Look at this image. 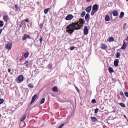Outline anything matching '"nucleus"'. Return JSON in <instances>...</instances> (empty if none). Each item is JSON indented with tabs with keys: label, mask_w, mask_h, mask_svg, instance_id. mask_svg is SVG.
I'll list each match as a JSON object with an SVG mask.
<instances>
[{
	"label": "nucleus",
	"mask_w": 128,
	"mask_h": 128,
	"mask_svg": "<svg viewBox=\"0 0 128 128\" xmlns=\"http://www.w3.org/2000/svg\"><path fill=\"white\" fill-rule=\"evenodd\" d=\"M26 38H29V39L32 38V37L30 35H26Z\"/></svg>",
	"instance_id": "obj_34"
},
{
	"label": "nucleus",
	"mask_w": 128,
	"mask_h": 128,
	"mask_svg": "<svg viewBox=\"0 0 128 128\" xmlns=\"http://www.w3.org/2000/svg\"><path fill=\"white\" fill-rule=\"evenodd\" d=\"M127 46H128V43L124 41V44L121 48V49L122 50H126V48Z\"/></svg>",
	"instance_id": "obj_6"
},
{
	"label": "nucleus",
	"mask_w": 128,
	"mask_h": 128,
	"mask_svg": "<svg viewBox=\"0 0 128 128\" xmlns=\"http://www.w3.org/2000/svg\"><path fill=\"white\" fill-rule=\"evenodd\" d=\"M110 18L108 15H106L105 17V20L106 22H110Z\"/></svg>",
	"instance_id": "obj_17"
},
{
	"label": "nucleus",
	"mask_w": 128,
	"mask_h": 128,
	"mask_svg": "<svg viewBox=\"0 0 128 128\" xmlns=\"http://www.w3.org/2000/svg\"><path fill=\"white\" fill-rule=\"evenodd\" d=\"M70 50H74V46H72L70 48Z\"/></svg>",
	"instance_id": "obj_40"
},
{
	"label": "nucleus",
	"mask_w": 128,
	"mask_h": 128,
	"mask_svg": "<svg viewBox=\"0 0 128 128\" xmlns=\"http://www.w3.org/2000/svg\"><path fill=\"white\" fill-rule=\"evenodd\" d=\"M120 52H117V54H116L117 58H120Z\"/></svg>",
	"instance_id": "obj_32"
},
{
	"label": "nucleus",
	"mask_w": 128,
	"mask_h": 128,
	"mask_svg": "<svg viewBox=\"0 0 128 128\" xmlns=\"http://www.w3.org/2000/svg\"><path fill=\"white\" fill-rule=\"evenodd\" d=\"M8 72H10L11 74H12V72H11L10 68L8 69Z\"/></svg>",
	"instance_id": "obj_43"
},
{
	"label": "nucleus",
	"mask_w": 128,
	"mask_h": 128,
	"mask_svg": "<svg viewBox=\"0 0 128 128\" xmlns=\"http://www.w3.org/2000/svg\"><path fill=\"white\" fill-rule=\"evenodd\" d=\"M18 80L20 82H22L24 80V76L22 75L20 76L18 78Z\"/></svg>",
	"instance_id": "obj_13"
},
{
	"label": "nucleus",
	"mask_w": 128,
	"mask_h": 128,
	"mask_svg": "<svg viewBox=\"0 0 128 128\" xmlns=\"http://www.w3.org/2000/svg\"><path fill=\"white\" fill-rule=\"evenodd\" d=\"M124 94H125L126 96L128 98V92H125Z\"/></svg>",
	"instance_id": "obj_41"
},
{
	"label": "nucleus",
	"mask_w": 128,
	"mask_h": 128,
	"mask_svg": "<svg viewBox=\"0 0 128 128\" xmlns=\"http://www.w3.org/2000/svg\"><path fill=\"white\" fill-rule=\"evenodd\" d=\"M28 64H29L28 61L25 62L24 64L26 66V68H28Z\"/></svg>",
	"instance_id": "obj_27"
},
{
	"label": "nucleus",
	"mask_w": 128,
	"mask_h": 128,
	"mask_svg": "<svg viewBox=\"0 0 128 128\" xmlns=\"http://www.w3.org/2000/svg\"><path fill=\"white\" fill-rule=\"evenodd\" d=\"M114 16H118V12L116 10H114L112 12Z\"/></svg>",
	"instance_id": "obj_12"
},
{
	"label": "nucleus",
	"mask_w": 128,
	"mask_h": 128,
	"mask_svg": "<svg viewBox=\"0 0 128 128\" xmlns=\"http://www.w3.org/2000/svg\"><path fill=\"white\" fill-rule=\"evenodd\" d=\"M108 71L110 72H114V69H112V67H110L108 68Z\"/></svg>",
	"instance_id": "obj_22"
},
{
	"label": "nucleus",
	"mask_w": 128,
	"mask_h": 128,
	"mask_svg": "<svg viewBox=\"0 0 128 128\" xmlns=\"http://www.w3.org/2000/svg\"><path fill=\"white\" fill-rule=\"evenodd\" d=\"M90 120H91L92 122H96V120H97L96 118L94 117V116H91Z\"/></svg>",
	"instance_id": "obj_15"
},
{
	"label": "nucleus",
	"mask_w": 128,
	"mask_h": 128,
	"mask_svg": "<svg viewBox=\"0 0 128 128\" xmlns=\"http://www.w3.org/2000/svg\"><path fill=\"white\" fill-rule=\"evenodd\" d=\"M96 100H95V99L92 100V104H96Z\"/></svg>",
	"instance_id": "obj_33"
},
{
	"label": "nucleus",
	"mask_w": 128,
	"mask_h": 128,
	"mask_svg": "<svg viewBox=\"0 0 128 128\" xmlns=\"http://www.w3.org/2000/svg\"><path fill=\"white\" fill-rule=\"evenodd\" d=\"M92 0H87V2H90Z\"/></svg>",
	"instance_id": "obj_47"
},
{
	"label": "nucleus",
	"mask_w": 128,
	"mask_h": 128,
	"mask_svg": "<svg viewBox=\"0 0 128 128\" xmlns=\"http://www.w3.org/2000/svg\"><path fill=\"white\" fill-rule=\"evenodd\" d=\"M0 28L4 26V22L2 20H0Z\"/></svg>",
	"instance_id": "obj_24"
},
{
	"label": "nucleus",
	"mask_w": 128,
	"mask_h": 128,
	"mask_svg": "<svg viewBox=\"0 0 128 128\" xmlns=\"http://www.w3.org/2000/svg\"><path fill=\"white\" fill-rule=\"evenodd\" d=\"M119 62L120 60H118V59H116V60H114V65L115 66H118Z\"/></svg>",
	"instance_id": "obj_11"
},
{
	"label": "nucleus",
	"mask_w": 128,
	"mask_h": 128,
	"mask_svg": "<svg viewBox=\"0 0 128 128\" xmlns=\"http://www.w3.org/2000/svg\"><path fill=\"white\" fill-rule=\"evenodd\" d=\"M114 38L112 37H110L108 40L109 42H114Z\"/></svg>",
	"instance_id": "obj_20"
},
{
	"label": "nucleus",
	"mask_w": 128,
	"mask_h": 128,
	"mask_svg": "<svg viewBox=\"0 0 128 128\" xmlns=\"http://www.w3.org/2000/svg\"><path fill=\"white\" fill-rule=\"evenodd\" d=\"M26 40V34H24L22 37V40Z\"/></svg>",
	"instance_id": "obj_30"
},
{
	"label": "nucleus",
	"mask_w": 128,
	"mask_h": 128,
	"mask_svg": "<svg viewBox=\"0 0 128 128\" xmlns=\"http://www.w3.org/2000/svg\"><path fill=\"white\" fill-rule=\"evenodd\" d=\"M15 8L17 10H18V4L15 5Z\"/></svg>",
	"instance_id": "obj_38"
},
{
	"label": "nucleus",
	"mask_w": 128,
	"mask_h": 128,
	"mask_svg": "<svg viewBox=\"0 0 128 128\" xmlns=\"http://www.w3.org/2000/svg\"><path fill=\"white\" fill-rule=\"evenodd\" d=\"M126 40H127V42H128V36H127Z\"/></svg>",
	"instance_id": "obj_46"
},
{
	"label": "nucleus",
	"mask_w": 128,
	"mask_h": 128,
	"mask_svg": "<svg viewBox=\"0 0 128 128\" xmlns=\"http://www.w3.org/2000/svg\"><path fill=\"white\" fill-rule=\"evenodd\" d=\"M101 48H102V50H106V48H108V45L105 44H101Z\"/></svg>",
	"instance_id": "obj_8"
},
{
	"label": "nucleus",
	"mask_w": 128,
	"mask_h": 128,
	"mask_svg": "<svg viewBox=\"0 0 128 128\" xmlns=\"http://www.w3.org/2000/svg\"><path fill=\"white\" fill-rule=\"evenodd\" d=\"M28 86L30 88H34V85H32V84H28Z\"/></svg>",
	"instance_id": "obj_28"
},
{
	"label": "nucleus",
	"mask_w": 128,
	"mask_h": 128,
	"mask_svg": "<svg viewBox=\"0 0 128 128\" xmlns=\"http://www.w3.org/2000/svg\"><path fill=\"white\" fill-rule=\"evenodd\" d=\"M28 52H26L24 54V58H28Z\"/></svg>",
	"instance_id": "obj_25"
},
{
	"label": "nucleus",
	"mask_w": 128,
	"mask_h": 128,
	"mask_svg": "<svg viewBox=\"0 0 128 128\" xmlns=\"http://www.w3.org/2000/svg\"><path fill=\"white\" fill-rule=\"evenodd\" d=\"M26 118V115H24L21 118H20V122H24Z\"/></svg>",
	"instance_id": "obj_16"
},
{
	"label": "nucleus",
	"mask_w": 128,
	"mask_h": 128,
	"mask_svg": "<svg viewBox=\"0 0 128 128\" xmlns=\"http://www.w3.org/2000/svg\"><path fill=\"white\" fill-rule=\"evenodd\" d=\"M85 16H86V12L83 11L81 14V16H82V18H84Z\"/></svg>",
	"instance_id": "obj_23"
},
{
	"label": "nucleus",
	"mask_w": 128,
	"mask_h": 128,
	"mask_svg": "<svg viewBox=\"0 0 128 128\" xmlns=\"http://www.w3.org/2000/svg\"><path fill=\"white\" fill-rule=\"evenodd\" d=\"M98 10V5L95 4L93 6L92 11L91 12V16H94L95 13Z\"/></svg>",
	"instance_id": "obj_2"
},
{
	"label": "nucleus",
	"mask_w": 128,
	"mask_h": 128,
	"mask_svg": "<svg viewBox=\"0 0 128 128\" xmlns=\"http://www.w3.org/2000/svg\"><path fill=\"white\" fill-rule=\"evenodd\" d=\"M52 90L53 92H58V87L56 86H54L52 88Z\"/></svg>",
	"instance_id": "obj_19"
},
{
	"label": "nucleus",
	"mask_w": 128,
	"mask_h": 128,
	"mask_svg": "<svg viewBox=\"0 0 128 128\" xmlns=\"http://www.w3.org/2000/svg\"><path fill=\"white\" fill-rule=\"evenodd\" d=\"M8 16H3V20H4V22H8Z\"/></svg>",
	"instance_id": "obj_10"
},
{
	"label": "nucleus",
	"mask_w": 128,
	"mask_h": 128,
	"mask_svg": "<svg viewBox=\"0 0 128 128\" xmlns=\"http://www.w3.org/2000/svg\"><path fill=\"white\" fill-rule=\"evenodd\" d=\"M86 10L87 12H90V10H92V6H89L86 9Z\"/></svg>",
	"instance_id": "obj_14"
},
{
	"label": "nucleus",
	"mask_w": 128,
	"mask_h": 128,
	"mask_svg": "<svg viewBox=\"0 0 128 128\" xmlns=\"http://www.w3.org/2000/svg\"><path fill=\"white\" fill-rule=\"evenodd\" d=\"M119 104L122 106V108H126V104H124V103H120Z\"/></svg>",
	"instance_id": "obj_29"
},
{
	"label": "nucleus",
	"mask_w": 128,
	"mask_h": 128,
	"mask_svg": "<svg viewBox=\"0 0 128 128\" xmlns=\"http://www.w3.org/2000/svg\"><path fill=\"white\" fill-rule=\"evenodd\" d=\"M75 88L78 92H80V90L78 89V87H75Z\"/></svg>",
	"instance_id": "obj_39"
},
{
	"label": "nucleus",
	"mask_w": 128,
	"mask_h": 128,
	"mask_svg": "<svg viewBox=\"0 0 128 128\" xmlns=\"http://www.w3.org/2000/svg\"><path fill=\"white\" fill-rule=\"evenodd\" d=\"M41 26H42V24H41Z\"/></svg>",
	"instance_id": "obj_48"
},
{
	"label": "nucleus",
	"mask_w": 128,
	"mask_h": 128,
	"mask_svg": "<svg viewBox=\"0 0 128 128\" xmlns=\"http://www.w3.org/2000/svg\"><path fill=\"white\" fill-rule=\"evenodd\" d=\"M48 68L49 70H52V64H49Z\"/></svg>",
	"instance_id": "obj_26"
},
{
	"label": "nucleus",
	"mask_w": 128,
	"mask_h": 128,
	"mask_svg": "<svg viewBox=\"0 0 128 128\" xmlns=\"http://www.w3.org/2000/svg\"><path fill=\"white\" fill-rule=\"evenodd\" d=\"M12 44L10 42H8L6 45V50H12Z\"/></svg>",
	"instance_id": "obj_3"
},
{
	"label": "nucleus",
	"mask_w": 128,
	"mask_h": 128,
	"mask_svg": "<svg viewBox=\"0 0 128 128\" xmlns=\"http://www.w3.org/2000/svg\"><path fill=\"white\" fill-rule=\"evenodd\" d=\"M44 100H45V99L44 98H43L41 100H40V104H44Z\"/></svg>",
	"instance_id": "obj_31"
},
{
	"label": "nucleus",
	"mask_w": 128,
	"mask_h": 128,
	"mask_svg": "<svg viewBox=\"0 0 128 128\" xmlns=\"http://www.w3.org/2000/svg\"><path fill=\"white\" fill-rule=\"evenodd\" d=\"M0 116H1V115H0Z\"/></svg>",
	"instance_id": "obj_50"
},
{
	"label": "nucleus",
	"mask_w": 128,
	"mask_h": 128,
	"mask_svg": "<svg viewBox=\"0 0 128 128\" xmlns=\"http://www.w3.org/2000/svg\"><path fill=\"white\" fill-rule=\"evenodd\" d=\"M120 94L121 96H124V92H120Z\"/></svg>",
	"instance_id": "obj_44"
},
{
	"label": "nucleus",
	"mask_w": 128,
	"mask_h": 128,
	"mask_svg": "<svg viewBox=\"0 0 128 128\" xmlns=\"http://www.w3.org/2000/svg\"><path fill=\"white\" fill-rule=\"evenodd\" d=\"M124 16V12H121L120 15V18H122Z\"/></svg>",
	"instance_id": "obj_18"
},
{
	"label": "nucleus",
	"mask_w": 128,
	"mask_h": 128,
	"mask_svg": "<svg viewBox=\"0 0 128 128\" xmlns=\"http://www.w3.org/2000/svg\"><path fill=\"white\" fill-rule=\"evenodd\" d=\"M4 102V100L3 99H0V104H2Z\"/></svg>",
	"instance_id": "obj_37"
},
{
	"label": "nucleus",
	"mask_w": 128,
	"mask_h": 128,
	"mask_svg": "<svg viewBox=\"0 0 128 128\" xmlns=\"http://www.w3.org/2000/svg\"><path fill=\"white\" fill-rule=\"evenodd\" d=\"M40 44H42V37H41L40 39Z\"/></svg>",
	"instance_id": "obj_35"
},
{
	"label": "nucleus",
	"mask_w": 128,
	"mask_h": 128,
	"mask_svg": "<svg viewBox=\"0 0 128 128\" xmlns=\"http://www.w3.org/2000/svg\"><path fill=\"white\" fill-rule=\"evenodd\" d=\"M98 108H96V109H95V110H94V113L95 114H98Z\"/></svg>",
	"instance_id": "obj_36"
},
{
	"label": "nucleus",
	"mask_w": 128,
	"mask_h": 128,
	"mask_svg": "<svg viewBox=\"0 0 128 128\" xmlns=\"http://www.w3.org/2000/svg\"><path fill=\"white\" fill-rule=\"evenodd\" d=\"M90 14H86V16H85V20H86V22H88L90 21Z\"/></svg>",
	"instance_id": "obj_9"
},
{
	"label": "nucleus",
	"mask_w": 128,
	"mask_h": 128,
	"mask_svg": "<svg viewBox=\"0 0 128 128\" xmlns=\"http://www.w3.org/2000/svg\"><path fill=\"white\" fill-rule=\"evenodd\" d=\"M24 22H28L29 20L28 19H26Z\"/></svg>",
	"instance_id": "obj_42"
},
{
	"label": "nucleus",
	"mask_w": 128,
	"mask_h": 128,
	"mask_svg": "<svg viewBox=\"0 0 128 128\" xmlns=\"http://www.w3.org/2000/svg\"><path fill=\"white\" fill-rule=\"evenodd\" d=\"M50 10V8H46L44 10V12L46 14L48 12V10Z\"/></svg>",
	"instance_id": "obj_21"
},
{
	"label": "nucleus",
	"mask_w": 128,
	"mask_h": 128,
	"mask_svg": "<svg viewBox=\"0 0 128 128\" xmlns=\"http://www.w3.org/2000/svg\"><path fill=\"white\" fill-rule=\"evenodd\" d=\"M84 32L85 36H88V29L86 26H84Z\"/></svg>",
	"instance_id": "obj_4"
},
{
	"label": "nucleus",
	"mask_w": 128,
	"mask_h": 128,
	"mask_svg": "<svg viewBox=\"0 0 128 128\" xmlns=\"http://www.w3.org/2000/svg\"><path fill=\"white\" fill-rule=\"evenodd\" d=\"M72 18H74V16L72 14H69L66 16L65 20H71Z\"/></svg>",
	"instance_id": "obj_5"
},
{
	"label": "nucleus",
	"mask_w": 128,
	"mask_h": 128,
	"mask_svg": "<svg viewBox=\"0 0 128 128\" xmlns=\"http://www.w3.org/2000/svg\"><path fill=\"white\" fill-rule=\"evenodd\" d=\"M85 22L86 21L84 19L80 18L78 22L68 25L66 28V30L68 34H72L74 30H80Z\"/></svg>",
	"instance_id": "obj_1"
},
{
	"label": "nucleus",
	"mask_w": 128,
	"mask_h": 128,
	"mask_svg": "<svg viewBox=\"0 0 128 128\" xmlns=\"http://www.w3.org/2000/svg\"><path fill=\"white\" fill-rule=\"evenodd\" d=\"M36 98H38V95L35 94L34 96L32 98V100L30 102V104H34V100H36Z\"/></svg>",
	"instance_id": "obj_7"
},
{
	"label": "nucleus",
	"mask_w": 128,
	"mask_h": 128,
	"mask_svg": "<svg viewBox=\"0 0 128 128\" xmlns=\"http://www.w3.org/2000/svg\"><path fill=\"white\" fill-rule=\"evenodd\" d=\"M126 0V2H128V0Z\"/></svg>",
	"instance_id": "obj_49"
},
{
	"label": "nucleus",
	"mask_w": 128,
	"mask_h": 128,
	"mask_svg": "<svg viewBox=\"0 0 128 128\" xmlns=\"http://www.w3.org/2000/svg\"><path fill=\"white\" fill-rule=\"evenodd\" d=\"M2 32V30H0V34H1Z\"/></svg>",
	"instance_id": "obj_45"
}]
</instances>
